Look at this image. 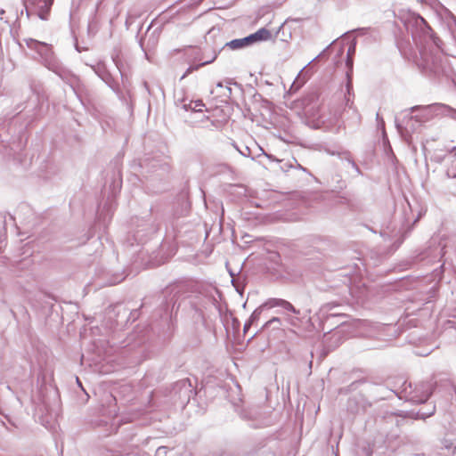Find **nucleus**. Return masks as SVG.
<instances>
[{"instance_id": "7", "label": "nucleus", "mask_w": 456, "mask_h": 456, "mask_svg": "<svg viewBox=\"0 0 456 456\" xmlns=\"http://www.w3.org/2000/svg\"><path fill=\"white\" fill-rule=\"evenodd\" d=\"M451 152H452L454 156H456V147H454V148L451 151Z\"/></svg>"}, {"instance_id": "8", "label": "nucleus", "mask_w": 456, "mask_h": 456, "mask_svg": "<svg viewBox=\"0 0 456 456\" xmlns=\"http://www.w3.org/2000/svg\"><path fill=\"white\" fill-rule=\"evenodd\" d=\"M417 109H419V107H418V106L413 107V108H412V110H417Z\"/></svg>"}, {"instance_id": "2", "label": "nucleus", "mask_w": 456, "mask_h": 456, "mask_svg": "<svg viewBox=\"0 0 456 456\" xmlns=\"http://www.w3.org/2000/svg\"><path fill=\"white\" fill-rule=\"evenodd\" d=\"M266 305H269V307L281 306L288 311L297 313L295 307L289 302H288L284 299L273 298V299H270L266 303Z\"/></svg>"}, {"instance_id": "1", "label": "nucleus", "mask_w": 456, "mask_h": 456, "mask_svg": "<svg viewBox=\"0 0 456 456\" xmlns=\"http://www.w3.org/2000/svg\"><path fill=\"white\" fill-rule=\"evenodd\" d=\"M272 38V32L265 28H262L258 29L256 32L248 36V39L250 40V44H255L256 42L261 41H268Z\"/></svg>"}, {"instance_id": "4", "label": "nucleus", "mask_w": 456, "mask_h": 456, "mask_svg": "<svg viewBox=\"0 0 456 456\" xmlns=\"http://www.w3.org/2000/svg\"><path fill=\"white\" fill-rule=\"evenodd\" d=\"M27 45L30 48L37 49L38 46L47 47V45L42 42H39L35 39H29L27 41Z\"/></svg>"}, {"instance_id": "5", "label": "nucleus", "mask_w": 456, "mask_h": 456, "mask_svg": "<svg viewBox=\"0 0 456 456\" xmlns=\"http://www.w3.org/2000/svg\"><path fill=\"white\" fill-rule=\"evenodd\" d=\"M208 61L204 62V63H201V64H199V65H195V66H190V67L187 69L186 72H185V73L183 74V76L182 77V79H183V78H184L185 77H187L189 74L192 73L193 71H195V70L199 69L200 67H202V66H204V65H206V64H208Z\"/></svg>"}, {"instance_id": "6", "label": "nucleus", "mask_w": 456, "mask_h": 456, "mask_svg": "<svg viewBox=\"0 0 456 456\" xmlns=\"http://www.w3.org/2000/svg\"><path fill=\"white\" fill-rule=\"evenodd\" d=\"M270 322H280V319H279V318H277V317H273Z\"/></svg>"}, {"instance_id": "3", "label": "nucleus", "mask_w": 456, "mask_h": 456, "mask_svg": "<svg viewBox=\"0 0 456 456\" xmlns=\"http://www.w3.org/2000/svg\"><path fill=\"white\" fill-rule=\"evenodd\" d=\"M250 40L248 39V37H246L244 38H240V39H234V40H232L228 45L232 48V49H240V48H243V47H246L248 45H250Z\"/></svg>"}]
</instances>
